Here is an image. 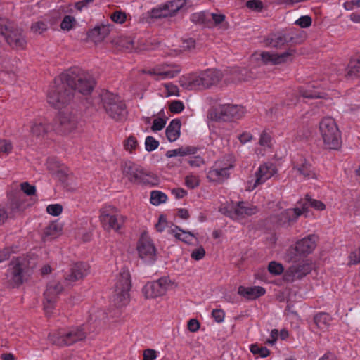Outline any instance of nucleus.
Instances as JSON below:
<instances>
[{
    "instance_id": "obj_1",
    "label": "nucleus",
    "mask_w": 360,
    "mask_h": 360,
    "mask_svg": "<svg viewBox=\"0 0 360 360\" xmlns=\"http://www.w3.org/2000/svg\"><path fill=\"white\" fill-rule=\"evenodd\" d=\"M95 80L88 72L79 67L70 68L54 79L47 93V101L53 107L60 108L68 105L76 91L89 94Z\"/></svg>"
},
{
    "instance_id": "obj_2",
    "label": "nucleus",
    "mask_w": 360,
    "mask_h": 360,
    "mask_svg": "<svg viewBox=\"0 0 360 360\" xmlns=\"http://www.w3.org/2000/svg\"><path fill=\"white\" fill-rule=\"evenodd\" d=\"M223 77L222 73L217 70L207 69L199 75H189L180 79L182 87L188 90H202L215 86L219 83Z\"/></svg>"
},
{
    "instance_id": "obj_3",
    "label": "nucleus",
    "mask_w": 360,
    "mask_h": 360,
    "mask_svg": "<svg viewBox=\"0 0 360 360\" xmlns=\"http://www.w3.org/2000/svg\"><path fill=\"white\" fill-rule=\"evenodd\" d=\"M86 337V326L72 327L68 329H59L49 334V340L55 345L63 347L71 345Z\"/></svg>"
},
{
    "instance_id": "obj_4",
    "label": "nucleus",
    "mask_w": 360,
    "mask_h": 360,
    "mask_svg": "<svg viewBox=\"0 0 360 360\" xmlns=\"http://www.w3.org/2000/svg\"><path fill=\"white\" fill-rule=\"evenodd\" d=\"M101 104L105 112L111 119L117 122L127 119L126 105L118 96L109 91L103 92L101 95Z\"/></svg>"
},
{
    "instance_id": "obj_5",
    "label": "nucleus",
    "mask_w": 360,
    "mask_h": 360,
    "mask_svg": "<svg viewBox=\"0 0 360 360\" xmlns=\"http://www.w3.org/2000/svg\"><path fill=\"white\" fill-rule=\"evenodd\" d=\"M319 128L326 148L338 150L341 146V134L335 120L330 117L323 118Z\"/></svg>"
},
{
    "instance_id": "obj_6",
    "label": "nucleus",
    "mask_w": 360,
    "mask_h": 360,
    "mask_svg": "<svg viewBox=\"0 0 360 360\" xmlns=\"http://www.w3.org/2000/svg\"><path fill=\"white\" fill-rule=\"evenodd\" d=\"M27 269V264L25 259H13L9 264L6 273L8 285L13 288L21 285L26 279Z\"/></svg>"
},
{
    "instance_id": "obj_7",
    "label": "nucleus",
    "mask_w": 360,
    "mask_h": 360,
    "mask_svg": "<svg viewBox=\"0 0 360 360\" xmlns=\"http://www.w3.org/2000/svg\"><path fill=\"white\" fill-rule=\"evenodd\" d=\"M0 34L13 48L24 49L27 41L20 30L15 28L9 20H0Z\"/></svg>"
},
{
    "instance_id": "obj_8",
    "label": "nucleus",
    "mask_w": 360,
    "mask_h": 360,
    "mask_svg": "<svg viewBox=\"0 0 360 360\" xmlns=\"http://www.w3.org/2000/svg\"><path fill=\"white\" fill-rule=\"evenodd\" d=\"M245 114L243 106L234 104H223L210 112V118L215 121H231L240 119Z\"/></svg>"
},
{
    "instance_id": "obj_9",
    "label": "nucleus",
    "mask_w": 360,
    "mask_h": 360,
    "mask_svg": "<svg viewBox=\"0 0 360 360\" xmlns=\"http://www.w3.org/2000/svg\"><path fill=\"white\" fill-rule=\"evenodd\" d=\"M317 236L314 234L298 240L295 246L288 248L286 259L288 262H295L297 256H306L311 253L316 246Z\"/></svg>"
},
{
    "instance_id": "obj_10",
    "label": "nucleus",
    "mask_w": 360,
    "mask_h": 360,
    "mask_svg": "<svg viewBox=\"0 0 360 360\" xmlns=\"http://www.w3.org/2000/svg\"><path fill=\"white\" fill-rule=\"evenodd\" d=\"M130 274L128 271L124 270L120 272L115 285V295L114 297L115 304L121 307L128 302L129 298V290L131 289Z\"/></svg>"
},
{
    "instance_id": "obj_11",
    "label": "nucleus",
    "mask_w": 360,
    "mask_h": 360,
    "mask_svg": "<svg viewBox=\"0 0 360 360\" xmlns=\"http://www.w3.org/2000/svg\"><path fill=\"white\" fill-rule=\"evenodd\" d=\"M307 212L306 205H303L302 209L295 207L293 209H287L279 214H274L270 217V221L278 226L288 227L292 223L297 221V218Z\"/></svg>"
},
{
    "instance_id": "obj_12",
    "label": "nucleus",
    "mask_w": 360,
    "mask_h": 360,
    "mask_svg": "<svg viewBox=\"0 0 360 360\" xmlns=\"http://www.w3.org/2000/svg\"><path fill=\"white\" fill-rule=\"evenodd\" d=\"M63 290V286L59 281H51L47 284L46 290L44 293V309L47 315L52 312L58 297Z\"/></svg>"
},
{
    "instance_id": "obj_13",
    "label": "nucleus",
    "mask_w": 360,
    "mask_h": 360,
    "mask_svg": "<svg viewBox=\"0 0 360 360\" xmlns=\"http://www.w3.org/2000/svg\"><path fill=\"white\" fill-rule=\"evenodd\" d=\"M170 280L164 276L158 280L147 283L143 288L142 292L146 298H156L162 296L170 285Z\"/></svg>"
},
{
    "instance_id": "obj_14",
    "label": "nucleus",
    "mask_w": 360,
    "mask_h": 360,
    "mask_svg": "<svg viewBox=\"0 0 360 360\" xmlns=\"http://www.w3.org/2000/svg\"><path fill=\"white\" fill-rule=\"evenodd\" d=\"M78 124L77 116L71 112H60L53 127L58 133L67 134L75 130Z\"/></svg>"
},
{
    "instance_id": "obj_15",
    "label": "nucleus",
    "mask_w": 360,
    "mask_h": 360,
    "mask_svg": "<svg viewBox=\"0 0 360 360\" xmlns=\"http://www.w3.org/2000/svg\"><path fill=\"white\" fill-rule=\"evenodd\" d=\"M221 212L226 216L233 219H238L245 216L255 214L257 212L256 207L248 205L244 202H239L235 207H224L221 208Z\"/></svg>"
},
{
    "instance_id": "obj_16",
    "label": "nucleus",
    "mask_w": 360,
    "mask_h": 360,
    "mask_svg": "<svg viewBox=\"0 0 360 360\" xmlns=\"http://www.w3.org/2000/svg\"><path fill=\"white\" fill-rule=\"evenodd\" d=\"M137 251L139 257L145 262L153 263L156 259V249L151 240L141 236L137 244Z\"/></svg>"
},
{
    "instance_id": "obj_17",
    "label": "nucleus",
    "mask_w": 360,
    "mask_h": 360,
    "mask_svg": "<svg viewBox=\"0 0 360 360\" xmlns=\"http://www.w3.org/2000/svg\"><path fill=\"white\" fill-rule=\"evenodd\" d=\"M295 50L289 49L281 54L263 51L259 54L260 59L264 65H279L292 60Z\"/></svg>"
},
{
    "instance_id": "obj_18",
    "label": "nucleus",
    "mask_w": 360,
    "mask_h": 360,
    "mask_svg": "<svg viewBox=\"0 0 360 360\" xmlns=\"http://www.w3.org/2000/svg\"><path fill=\"white\" fill-rule=\"evenodd\" d=\"M100 221L105 230H114L118 232L124 224L126 217L120 214H110L102 212L100 215Z\"/></svg>"
},
{
    "instance_id": "obj_19",
    "label": "nucleus",
    "mask_w": 360,
    "mask_h": 360,
    "mask_svg": "<svg viewBox=\"0 0 360 360\" xmlns=\"http://www.w3.org/2000/svg\"><path fill=\"white\" fill-rule=\"evenodd\" d=\"M123 175L127 177L131 183L139 184L144 169L131 161H124L121 165Z\"/></svg>"
},
{
    "instance_id": "obj_20",
    "label": "nucleus",
    "mask_w": 360,
    "mask_h": 360,
    "mask_svg": "<svg viewBox=\"0 0 360 360\" xmlns=\"http://www.w3.org/2000/svg\"><path fill=\"white\" fill-rule=\"evenodd\" d=\"M233 167L231 164L221 166L220 162H217L208 171L207 178L212 182L222 183L229 177V170Z\"/></svg>"
},
{
    "instance_id": "obj_21",
    "label": "nucleus",
    "mask_w": 360,
    "mask_h": 360,
    "mask_svg": "<svg viewBox=\"0 0 360 360\" xmlns=\"http://www.w3.org/2000/svg\"><path fill=\"white\" fill-rule=\"evenodd\" d=\"M312 269L309 263L302 262L291 265L285 274V278L288 281H294L301 279L311 272Z\"/></svg>"
},
{
    "instance_id": "obj_22",
    "label": "nucleus",
    "mask_w": 360,
    "mask_h": 360,
    "mask_svg": "<svg viewBox=\"0 0 360 360\" xmlns=\"http://www.w3.org/2000/svg\"><path fill=\"white\" fill-rule=\"evenodd\" d=\"M277 170L273 164L260 165L255 173V182L252 187L249 186V190L255 189L258 185L264 183L266 180L273 176Z\"/></svg>"
},
{
    "instance_id": "obj_23",
    "label": "nucleus",
    "mask_w": 360,
    "mask_h": 360,
    "mask_svg": "<svg viewBox=\"0 0 360 360\" xmlns=\"http://www.w3.org/2000/svg\"><path fill=\"white\" fill-rule=\"evenodd\" d=\"M293 41V37L288 34L271 33L263 40L264 46L280 49Z\"/></svg>"
},
{
    "instance_id": "obj_24",
    "label": "nucleus",
    "mask_w": 360,
    "mask_h": 360,
    "mask_svg": "<svg viewBox=\"0 0 360 360\" xmlns=\"http://www.w3.org/2000/svg\"><path fill=\"white\" fill-rule=\"evenodd\" d=\"M181 72V68L176 64H162L157 65L148 71V74L154 75L164 78H173Z\"/></svg>"
},
{
    "instance_id": "obj_25",
    "label": "nucleus",
    "mask_w": 360,
    "mask_h": 360,
    "mask_svg": "<svg viewBox=\"0 0 360 360\" xmlns=\"http://www.w3.org/2000/svg\"><path fill=\"white\" fill-rule=\"evenodd\" d=\"M293 169L304 179H316V175L312 169L311 165L303 157L299 156L293 160Z\"/></svg>"
},
{
    "instance_id": "obj_26",
    "label": "nucleus",
    "mask_w": 360,
    "mask_h": 360,
    "mask_svg": "<svg viewBox=\"0 0 360 360\" xmlns=\"http://www.w3.org/2000/svg\"><path fill=\"white\" fill-rule=\"evenodd\" d=\"M53 129V127L49 123L47 119L39 117L32 122L30 131L33 136L37 138H41Z\"/></svg>"
},
{
    "instance_id": "obj_27",
    "label": "nucleus",
    "mask_w": 360,
    "mask_h": 360,
    "mask_svg": "<svg viewBox=\"0 0 360 360\" xmlns=\"http://www.w3.org/2000/svg\"><path fill=\"white\" fill-rule=\"evenodd\" d=\"M89 269V266L86 263H75L70 268V274L65 276V280L75 282L82 279L88 274Z\"/></svg>"
},
{
    "instance_id": "obj_28",
    "label": "nucleus",
    "mask_w": 360,
    "mask_h": 360,
    "mask_svg": "<svg viewBox=\"0 0 360 360\" xmlns=\"http://www.w3.org/2000/svg\"><path fill=\"white\" fill-rule=\"evenodd\" d=\"M345 77L348 79L360 77V55L352 58L347 65Z\"/></svg>"
},
{
    "instance_id": "obj_29",
    "label": "nucleus",
    "mask_w": 360,
    "mask_h": 360,
    "mask_svg": "<svg viewBox=\"0 0 360 360\" xmlns=\"http://www.w3.org/2000/svg\"><path fill=\"white\" fill-rule=\"evenodd\" d=\"M238 294L249 300L256 299L262 295H264L266 290L264 288L260 286H254L245 288L240 286L238 288Z\"/></svg>"
},
{
    "instance_id": "obj_30",
    "label": "nucleus",
    "mask_w": 360,
    "mask_h": 360,
    "mask_svg": "<svg viewBox=\"0 0 360 360\" xmlns=\"http://www.w3.org/2000/svg\"><path fill=\"white\" fill-rule=\"evenodd\" d=\"M181 123L180 120L174 119L167 126L165 130L166 136L169 141L174 142L180 136Z\"/></svg>"
},
{
    "instance_id": "obj_31",
    "label": "nucleus",
    "mask_w": 360,
    "mask_h": 360,
    "mask_svg": "<svg viewBox=\"0 0 360 360\" xmlns=\"http://www.w3.org/2000/svg\"><path fill=\"white\" fill-rule=\"evenodd\" d=\"M109 34V29L104 26H98L89 30L88 37L95 43L102 41Z\"/></svg>"
},
{
    "instance_id": "obj_32",
    "label": "nucleus",
    "mask_w": 360,
    "mask_h": 360,
    "mask_svg": "<svg viewBox=\"0 0 360 360\" xmlns=\"http://www.w3.org/2000/svg\"><path fill=\"white\" fill-rule=\"evenodd\" d=\"M62 232V226L57 221L49 224L44 230V239H53L58 237Z\"/></svg>"
},
{
    "instance_id": "obj_33",
    "label": "nucleus",
    "mask_w": 360,
    "mask_h": 360,
    "mask_svg": "<svg viewBox=\"0 0 360 360\" xmlns=\"http://www.w3.org/2000/svg\"><path fill=\"white\" fill-rule=\"evenodd\" d=\"M198 151V148L194 146L181 147L176 149L170 150L167 151L166 156L169 158L176 156H186L188 155L195 154Z\"/></svg>"
},
{
    "instance_id": "obj_34",
    "label": "nucleus",
    "mask_w": 360,
    "mask_h": 360,
    "mask_svg": "<svg viewBox=\"0 0 360 360\" xmlns=\"http://www.w3.org/2000/svg\"><path fill=\"white\" fill-rule=\"evenodd\" d=\"M300 208L302 209L303 205H306L307 209L309 207H311L316 210H323L326 208V205L323 202L320 200L311 198L309 195H306L304 200H301L298 202Z\"/></svg>"
},
{
    "instance_id": "obj_35",
    "label": "nucleus",
    "mask_w": 360,
    "mask_h": 360,
    "mask_svg": "<svg viewBox=\"0 0 360 360\" xmlns=\"http://www.w3.org/2000/svg\"><path fill=\"white\" fill-rule=\"evenodd\" d=\"M331 321L330 316L327 313L321 312L314 317V321L316 326L322 330L326 329Z\"/></svg>"
},
{
    "instance_id": "obj_36",
    "label": "nucleus",
    "mask_w": 360,
    "mask_h": 360,
    "mask_svg": "<svg viewBox=\"0 0 360 360\" xmlns=\"http://www.w3.org/2000/svg\"><path fill=\"white\" fill-rule=\"evenodd\" d=\"M24 196L20 191H15L11 197V209L13 211H20L23 202Z\"/></svg>"
},
{
    "instance_id": "obj_37",
    "label": "nucleus",
    "mask_w": 360,
    "mask_h": 360,
    "mask_svg": "<svg viewBox=\"0 0 360 360\" xmlns=\"http://www.w3.org/2000/svg\"><path fill=\"white\" fill-rule=\"evenodd\" d=\"M115 43L120 49L129 52L134 48V41L130 37H120Z\"/></svg>"
},
{
    "instance_id": "obj_38",
    "label": "nucleus",
    "mask_w": 360,
    "mask_h": 360,
    "mask_svg": "<svg viewBox=\"0 0 360 360\" xmlns=\"http://www.w3.org/2000/svg\"><path fill=\"white\" fill-rule=\"evenodd\" d=\"M158 184L159 179L156 175L150 172H147L145 170L143 171L139 184L153 186L158 185Z\"/></svg>"
},
{
    "instance_id": "obj_39",
    "label": "nucleus",
    "mask_w": 360,
    "mask_h": 360,
    "mask_svg": "<svg viewBox=\"0 0 360 360\" xmlns=\"http://www.w3.org/2000/svg\"><path fill=\"white\" fill-rule=\"evenodd\" d=\"M185 0H174L165 3V5L166 7H167L169 16H171L176 13L180 8H181L185 5Z\"/></svg>"
},
{
    "instance_id": "obj_40",
    "label": "nucleus",
    "mask_w": 360,
    "mask_h": 360,
    "mask_svg": "<svg viewBox=\"0 0 360 360\" xmlns=\"http://www.w3.org/2000/svg\"><path fill=\"white\" fill-rule=\"evenodd\" d=\"M150 15L153 18H161L169 16V13L167 10V7H166L164 4L153 8L150 13Z\"/></svg>"
},
{
    "instance_id": "obj_41",
    "label": "nucleus",
    "mask_w": 360,
    "mask_h": 360,
    "mask_svg": "<svg viewBox=\"0 0 360 360\" xmlns=\"http://www.w3.org/2000/svg\"><path fill=\"white\" fill-rule=\"evenodd\" d=\"M167 196L164 193L159 191H153L150 193V201L154 205H159L167 201Z\"/></svg>"
},
{
    "instance_id": "obj_42",
    "label": "nucleus",
    "mask_w": 360,
    "mask_h": 360,
    "mask_svg": "<svg viewBox=\"0 0 360 360\" xmlns=\"http://www.w3.org/2000/svg\"><path fill=\"white\" fill-rule=\"evenodd\" d=\"M250 352L254 355H257L259 357L262 358L267 357L270 354L269 350L266 347L260 346L257 344H254L250 346Z\"/></svg>"
},
{
    "instance_id": "obj_43",
    "label": "nucleus",
    "mask_w": 360,
    "mask_h": 360,
    "mask_svg": "<svg viewBox=\"0 0 360 360\" xmlns=\"http://www.w3.org/2000/svg\"><path fill=\"white\" fill-rule=\"evenodd\" d=\"M190 18L193 22L200 25L206 24L210 20L209 13L205 12L193 13Z\"/></svg>"
},
{
    "instance_id": "obj_44",
    "label": "nucleus",
    "mask_w": 360,
    "mask_h": 360,
    "mask_svg": "<svg viewBox=\"0 0 360 360\" xmlns=\"http://www.w3.org/2000/svg\"><path fill=\"white\" fill-rule=\"evenodd\" d=\"M159 141H157L154 137L148 136L145 140V148L148 152L155 150L159 146Z\"/></svg>"
},
{
    "instance_id": "obj_45",
    "label": "nucleus",
    "mask_w": 360,
    "mask_h": 360,
    "mask_svg": "<svg viewBox=\"0 0 360 360\" xmlns=\"http://www.w3.org/2000/svg\"><path fill=\"white\" fill-rule=\"evenodd\" d=\"M268 270L274 275H280L283 273L284 269L281 264L276 262H271L269 264Z\"/></svg>"
},
{
    "instance_id": "obj_46",
    "label": "nucleus",
    "mask_w": 360,
    "mask_h": 360,
    "mask_svg": "<svg viewBox=\"0 0 360 360\" xmlns=\"http://www.w3.org/2000/svg\"><path fill=\"white\" fill-rule=\"evenodd\" d=\"M75 22L74 17L70 15H65L60 23V27L63 30H70Z\"/></svg>"
},
{
    "instance_id": "obj_47",
    "label": "nucleus",
    "mask_w": 360,
    "mask_h": 360,
    "mask_svg": "<svg viewBox=\"0 0 360 360\" xmlns=\"http://www.w3.org/2000/svg\"><path fill=\"white\" fill-rule=\"evenodd\" d=\"M48 29V25L46 22L42 21H37L32 23L31 30L34 33L37 34H42L44 32L46 31Z\"/></svg>"
},
{
    "instance_id": "obj_48",
    "label": "nucleus",
    "mask_w": 360,
    "mask_h": 360,
    "mask_svg": "<svg viewBox=\"0 0 360 360\" xmlns=\"http://www.w3.org/2000/svg\"><path fill=\"white\" fill-rule=\"evenodd\" d=\"M20 188L21 191L28 196L34 195L37 192L36 187L27 181L20 184Z\"/></svg>"
},
{
    "instance_id": "obj_49",
    "label": "nucleus",
    "mask_w": 360,
    "mask_h": 360,
    "mask_svg": "<svg viewBox=\"0 0 360 360\" xmlns=\"http://www.w3.org/2000/svg\"><path fill=\"white\" fill-rule=\"evenodd\" d=\"M246 6L254 11H261L264 4L260 0H249L246 2Z\"/></svg>"
},
{
    "instance_id": "obj_50",
    "label": "nucleus",
    "mask_w": 360,
    "mask_h": 360,
    "mask_svg": "<svg viewBox=\"0 0 360 360\" xmlns=\"http://www.w3.org/2000/svg\"><path fill=\"white\" fill-rule=\"evenodd\" d=\"M169 110L173 113H179L184 109V105L181 101H173L169 103Z\"/></svg>"
},
{
    "instance_id": "obj_51",
    "label": "nucleus",
    "mask_w": 360,
    "mask_h": 360,
    "mask_svg": "<svg viewBox=\"0 0 360 360\" xmlns=\"http://www.w3.org/2000/svg\"><path fill=\"white\" fill-rule=\"evenodd\" d=\"M63 211V207L60 204H51L46 207V212L52 216H58Z\"/></svg>"
},
{
    "instance_id": "obj_52",
    "label": "nucleus",
    "mask_w": 360,
    "mask_h": 360,
    "mask_svg": "<svg viewBox=\"0 0 360 360\" xmlns=\"http://www.w3.org/2000/svg\"><path fill=\"white\" fill-rule=\"evenodd\" d=\"M185 184L187 187L190 188H194L199 186L200 180L196 176L189 175L186 176Z\"/></svg>"
},
{
    "instance_id": "obj_53",
    "label": "nucleus",
    "mask_w": 360,
    "mask_h": 360,
    "mask_svg": "<svg viewBox=\"0 0 360 360\" xmlns=\"http://www.w3.org/2000/svg\"><path fill=\"white\" fill-rule=\"evenodd\" d=\"M13 149L12 143L10 141L5 139H0V152L8 154Z\"/></svg>"
},
{
    "instance_id": "obj_54",
    "label": "nucleus",
    "mask_w": 360,
    "mask_h": 360,
    "mask_svg": "<svg viewBox=\"0 0 360 360\" xmlns=\"http://www.w3.org/2000/svg\"><path fill=\"white\" fill-rule=\"evenodd\" d=\"M110 18L113 22L121 24L125 21L127 15L125 13L117 11L111 15Z\"/></svg>"
},
{
    "instance_id": "obj_55",
    "label": "nucleus",
    "mask_w": 360,
    "mask_h": 360,
    "mask_svg": "<svg viewBox=\"0 0 360 360\" xmlns=\"http://www.w3.org/2000/svg\"><path fill=\"white\" fill-rule=\"evenodd\" d=\"M212 317L217 323H221L224 321L225 318V312L221 309H213L212 311Z\"/></svg>"
},
{
    "instance_id": "obj_56",
    "label": "nucleus",
    "mask_w": 360,
    "mask_h": 360,
    "mask_svg": "<svg viewBox=\"0 0 360 360\" xmlns=\"http://www.w3.org/2000/svg\"><path fill=\"white\" fill-rule=\"evenodd\" d=\"M137 146V141L133 136H130L124 142V146L127 150L131 152L136 148Z\"/></svg>"
},
{
    "instance_id": "obj_57",
    "label": "nucleus",
    "mask_w": 360,
    "mask_h": 360,
    "mask_svg": "<svg viewBox=\"0 0 360 360\" xmlns=\"http://www.w3.org/2000/svg\"><path fill=\"white\" fill-rule=\"evenodd\" d=\"M205 255V250L202 246L193 250L191 254V258L197 261L202 259Z\"/></svg>"
},
{
    "instance_id": "obj_58",
    "label": "nucleus",
    "mask_w": 360,
    "mask_h": 360,
    "mask_svg": "<svg viewBox=\"0 0 360 360\" xmlns=\"http://www.w3.org/2000/svg\"><path fill=\"white\" fill-rule=\"evenodd\" d=\"M295 24L302 28L308 27L311 24V18L309 15L302 16L295 21Z\"/></svg>"
},
{
    "instance_id": "obj_59",
    "label": "nucleus",
    "mask_w": 360,
    "mask_h": 360,
    "mask_svg": "<svg viewBox=\"0 0 360 360\" xmlns=\"http://www.w3.org/2000/svg\"><path fill=\"white\" fill-rule=\"evenodd\" d=\"M176 229H178L179 231H181L184 234L181 241L184 242L185 243H188V244H190L192 243L191 238L195 237V235L192 232L183 230L182 229H181L180 227H179L177 226H176Z\"/></svg>"
},
{
    "instance_id": "obj_60",
    "label": "nucleus",
    "mask_w": 360,
    "mask_h": 360,
    "mask_svg": "<svg viewBox=\"0 0 360 360\" xmlns=\"http://www.w3.org/2000/svg\"><path fill=\"white\" fill-rule=\"evenodd\" d=\"M166 124V121L162 118H157L153 120L151 129L154 131L162 130Z\"/></svg>"
},
{
    "instance_id": "obj_61",
    "label": "nucleus",
    "mask_w": 360,
    "mask_h": 360,
    "mask_svg": "<svg viewBox=\"0 0 360 360\" xmlns=\"http://www.w3.org/2000/svg\"><path fill=\"white\" fill-rule=\"evenodd\" d=\"M165 87L167 90V96H179V88L177 86L172 83H167L165 84Z\"/></svg>"
},
{
    "instance_id": "obj_62",
    "label": "nucleus",
    "mask_w": 360,
    "mask_h": 360,
    "mask_svg": "<svg viewBox=\"0 0 360 360\" xmlns=\"http://www.w3.org/2000/svg\"><path fill=\"white\" fill-rule=\"evenodd\" d=\"M181 47L184 50H191L195 47V41L193 38L184 39L182 40Z\"/></svg>"
},
{
    "instance_id": "obj_63",
    "label": "nucleus",
    "mask_w": 360,
    "mask_h": 360,
    "mask_svg": "<svg viewBox=\"0 0 360 360\" xmlns=\"http://www.w3.org/2000/svg\"><path fill=\"white\" fill-rule=\"evenodd\" d=\"M157 357L156 351L147 349L143 352V360H154Z\"/></svg>"
},
{
    "instance_id": "obj_64",
    "label": "nucleus",
    "mask_w": 360,
    "mask_h": 360,
    "mask_svg": "<svg viewBox=\"0 0 360 360\" xmlns=\"http://www.w3.org/2000/svg\"><path fill=\"white\" fill-rule=\"evenodd\" d=\"M354 6L360 7V0H352L344 3L343 7L347 11H351Z\"/></svg>"
}]
</instances>
